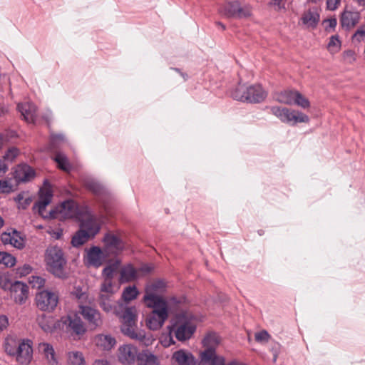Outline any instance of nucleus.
Instances as JSON below:
<instances>
[{"label":"nucleus","instance_id":"f257e3e1","mask_svg":"<svg viewBox=\"0 0 365 365\" xmlns=\"http://www.w3.org/2000/svg\"><path fill=\"white\" fill-rule=\"evenodd\" d=\"M122 322V332L132 339L138 341L141 344L148 346L154 341L151 334H146L144 330L135 329L136 309L133 307L126 308L122 314L118 316Z\"/></svg>","mask_w":365,"mask_h":365},{"label":"nucleus","instance_id":"f03ea898","mask_svg":"<svg viewBox=\"0 0 365 365\" xmlns=\"http://www.w3.org/2000/svg\"><path fill=\"white\" fill-rule=\"evenodd\" d=\"M168 328L170 330V334H173L178 341H184L190 339L195 331V319L190 314H180L175 317L173 324Z\"/></svg>","mask_w":365,"mask_h":365},{"label":"nucleus","instance_id":"7ed1b4c3","mask_svg":"<svg viewBox=\"0 0 365 365\" xmlns=\"http://www.w3.org/2000/svg\"><path fill=\"white\" fill-rule=\"evenodd\" d=\"M99 230L100 227L95 217L86 212L81 220L80 230L72 238V245L74 247H79L83 245L90 237H94Z\"/></svg>","mask_w":365,"mask_h":365},{"label":"nucleus","instance_id":"20e7f679","mask_svg":"<svg viewBox=\"0 0 365 365\" xmlns=\"http://www.w3.org/2000/svg\"><path fill=\"white\" fill-rule=\"evenodd\" d=\"M47 269L56 277H66L65 265L66 260L61 248L53 246L47 248L45 255Z\"/></svg>","mask_w":365,"mask_h":365},{"label":"nucleus","instance_id":"39448f33","mask_svg":"<svg viewBox=\"0 0 365 365\" xmlns=\"http://www.w3.org/2000/svg\"><path fill=\"white\" fill-rule=\"evenodd\" d=\"M267 96V92L259 84L247 88L240 86L232 93L234 99L252 103L262 102Z\"/></svg>","mask_w":365,"mask_h":365},{"label":"nucleus","instance_id":"423d86ee","mask_svg":"<svg viewBox=\"0 0 365 365\" xmlns=\"http://www.w3.org/2000/svg\"><path fill=\"white\" fill-rule=\"evenodd\" d=\"M57 327L74 339H80L86 331L83 321L76 313L61 317L57 322Z\"/></svg>","mask_w":365,"mask_h":365},{"label":"nucleus","instance_id":"0eeeda50","mask_svg":"<svg viewBox=\"0 0 365 365\" xmlns=\"http://www.w3.org/2000/svg\"><path fill=\"white\" fill-rule=\"evenodd\" d=\"M153 307H147L152 309L145 319L148 328L153 331L160 329L169 317V307L168 302L155 303Z\"/></svg>","mask_w":365,"mask_h":365},{"label":"nucleus","instance_id":"6e6552de","mask_svg":"<svg viewBox=\"0 0 365 365\" xmlns=\"http://www.w3.org/2000/svg\"><path fill=\"white\" fill-rule=\"evenodd\" d=\"M166 284L164 281L158 279L149 282L145 288V294L143 301L146 307H153L155 303L168 302L161 296L165 292Z\"/></svg>","mask_w":365,"mask_h":365},{"label":"nucleus","instance_id":"1a4fd4ad","mask_svg":"<svg viewBox=\"0 0 365 365\" xmlns=\"http://www.w3.org/2000/svg\"><path fill=\"white\" fill-rule=\"evenodd\" d=\"M271 113L282 122L296 125L298 123H308L309 118L306 114L287 108L273 106L270 108Z\"/></svg>","mask_w":365,"mask_h":365},{"label":"nucleus","instance_id":"9d476101","mask_svg":"<svg viewBox=\"0 0 365 365\" xmlns=\"http://www.w3.org/2000/svg\"><path fill=\"white\" fill-rule=\"evenodd\" d=\"M58 294L56 292L43 289L36 293L35 303L41 311L51 312L57 307Z\"/></svg>","mask_w":365,"mask_h":365},{"label":"nucleus","instance_id":"9b49d317","mask_svg":"<svg viewBox=\"0 0 365 365\" xmlns=\"http://www.w3.org/2000/svg\"><path fill=\"white\" fill-rule=\"evenodd\" d=\"M227 18H246L251 16L252 9L248 5L242 6L238 1L225 2L219 9Z\"/></svg>","mask_w":365,"mask_h":365},{"label":"nucleus","instance_id":"f8f14e48","mask_svg":"<svg viewBox=\"0 0 365 365\" xmlns=\"http://www.w3.org/2000/svg\"><path fill=\"white\" fill-rule=\"evenodd\" d=\"M103 242L105 244L103 250L108 257L118 255L125 248L124 241L117 235L106 234L103 238Z\"/></svg>","mask_w":365,"mask_h":365},{"label":"nucleus","instance_id":"ddd939ff","mask_svg":"<svg viewBox=\"0 0 365 365\" xmlns=\"http://www.w3.org/2000/svg\"><path fill=\"white\" fill-rule=\"evenodd\" d=\"M78 309L79 314L88 322L91 329H95L102 325V316L98 309L88 305H83L81 303L79 304Z\"/></svg>","mask_w":365,"mask_h":365},{"label":"nucleus","instance_id":"4468645a","mask_svg":"<svg viewBox=\"0 0 365 365\" xmlns=\"http://www.w3.org/2000/svg\"><path fill=\"white\" fill-rule=\"evenodd\" d=\"M138 349L136 346L126 344L120 346L118 349L117 357L119 362L124 365H132L138 361Z\"/></svg>","mask_w":365,"mask_h":365},{"label":"nucleus","instance_id":"2eb2a0df","mask_svg":"<svg viewBox=\"0 0 365 365\" xmlns=\"http://www.w3.org/2000/svg\"><path fill=\"white\" fill-rule=\"evenodd\" d=\"M86 255L84 257V263L88 267H94L98 268L101 267L108 255L97 246H93L90 249L86 250Z\"/></svg>","mask_w":365,"mask_h":365},{"label":"nucleus","instance_id":"dca6fc26","mask_svg":"<svg viewBox=\"0 0 365 365\" xmlns=\"http://www.w3.org/2000/svg\"><path fill=\"white\" fill-rule=\"evenodd\" d=\"M16 356V361L22 364H29L33 358V349L32 342L30 340H23L19 349L16 351V354H13Z\"/></svg>","mask_w":365,"mask_h":365},{"label":"nucleus","instance_id":"f3484780","mask_svg":"<svg viewBox=\"0 0 365 365\" xmlns=\"http://www.w3.org/2000/svg\"><path fill=\"white\" fill-rule=\"evenodd\" d=\"M97 302L99 307L106 313L112 312L116 316L119 315L118 306L122 307L121 303H118L115 300L114 296L109 294H99Z\"/></svg>","mask_w":365,"mask_h":365},{"label":"nucleus","instance_id":"a211bd4d","mask_svg":"<svg viewBox=\"0 0 365 365\" xmlns=\"http://www.w3.org/2000/svg\"><path fill=\"white\" fill-rule=\"evenodd\" d=\"M38 353L48 365H58V357L53 346L48 343L41 342L38 345Z\"/></svg>","mask_w":365,"mask_h":365},{"label":"nucleus","instance_id":"6ab92c4d","mask_svg":"<svg viewBox=\"0 0 365 365\" xmlns=\"http://www.w3.org/2000/svg\"><path fill=\"white\" fill-rule=\"evenodd\" d=\"M319 9L314 6L306 10L300 19V22L307 29H315L320 20Z\"/></svg>","mask_w":365,"mask_h":365},{"label":"nucleus","instance_id":"aec40b11","mask_svg":"<svg viewBox=\"0 0 365 365\" xmlns=\"http://www.w3.org/2000/svg\"><path fill=\"white\" fill-rule=\"evenodd\" d=\"M11 299L19 304H23L26 302L29 297V287L21 282L15 281L12 289L10 291Z\"/></svg>","mask_w":365,"mask_h":365},{"label":"nucleus","instance_id":"412c9836","mask_svg":"<svg viewBox=\"0 0 365 365\" xmlns=\"http://www.w3.org/2000/svg\"><path fill=\"white\" fill-rule=\"evenodd\" d=\"M53 197L52 190L51 187L45 186L39 191V199L36 202L34 208H37L38 212L43 217L47 216L44 214L46 206L51 202Z\"/></svg>","mask_w":365,"mask_h":365},{"label":"nucleus","instance_id":"4be33fe9","mask_svg":"<svg viewBox=\"0 0 365 365\" xmlns=\"http://www.w3.org/2000/svg\"><path fill=\"white\" fill-rule=\"evenodd\" d=\"M1 240L4 245H11L18 249H21L24 246V240L16 230H13L11 232H3Z\"/></svg>","mask_w":365,"mask_h":365},{"label":"nucleus","instance_id":"5701e85b","mask_svg":"<svg viewBox=\"0 0 365 365\" xmlns=\"http://www.w3.org/2000/svg\"><path fill=\"white\" fill-rule=\"evenodd\" d=\"M17 110L26 122H34L36 117V108L35 105L29 102L19 103Z\"/></svg>","mask_w":365,"mask_h":365},{"label":"nucleus","instance_id":"b1692460","mask_svg":"<svg viewBox=\"0 0 365 365\" xmlns=\"http://www.w3.org/2000/svg\"><path fill=\"white\" fill-rule=\"evenodd\" d=\"M225 359L217 355L212 351H202L200 353V365H225Z\"/></svg>","mask_w":365,"mask_h":365},{"label":"nucleus","instance_id":"393cba45","mask_svg":"<svg viewBox=\"0 0 365 365\" xmlns=\"http://www.w3.org/2000/svg\"><path fill=\"white\" fill-rule=\"evenodd\" d=\"M34 170L26 164L19 165L14 170V178L18 182H26L34 178Z\"/></svg>","mask_w":365,"mask_h":365},{"label":"nucleus","instance_id":"a878e982","mask_svg":"<svg viewBox=\"0 0 365 365\" xmlns=\"http://www.w3.org/2000/svg\"><path fill=\"white\" fill-rule=\"evenodd\" d=\"M360 19V14L357 11H344L341 16L340 22L342 27L349 29L354 27Z\"/></svg>","mask_w":365,"mask_h":365},{"label":"nucleus","instance_id":"bb28decb","mask_svg":"<svg viewBox=\"0 0 365 365\" xmlns=\"http://www.w3.org/2000/svg\"><path fill=\"white\" fill-rule=\"evenodd\" d=\"M137 365H160V360L151 351L145 349L139 352Z\"/></svg>","mask_w":365,"mask_h":365},{"label":"nucleus","instance_id":"cd10ccee","mask_svg":"<svg viewBox=\"0 0 365 365\" xmlns=\"http://www.w3.org/2000/svg\"><path fill=\"white\" fill-rule=\"evenodd\" d=\"M58 212L62 217L72 218L78 217V207L73 200L63 202L58 208Z\"/></svg>","mask_w":365,"mask_h":365},{"label":"nucleus","instance_id":"c85d7f7f","mask_svg":"<svg viewBox=\"0 0 365 365\" xmlns=\"http://www.w3.org/2000/svg\"><path fill=\"white\" fill-rule=\"evenodd\" d=\"M172 359L178 365H195V364L192 354L183 349L175 351L173 354Z\"/></svg>","mask_w":365,"mask_h":365},{"label":"nucleus","instance_id":"c756f323","mask_svg":"<svg viewBox=\"0 0 365 365\" xmlns=\"http://www.w3.org/2000/svg\"><path fill=\"white\" fill-rule=\"evenodd\" d=\"M94 342L98 347L103 350H110L115 346L116 341L110 334H98L95 337Z\"/></svg>","mask_w":365,"mask_h":365},{"label":"nucleus","instance_id":"7c9ffc66","mask_svg":"<svg viewBox=\"0 0 365 365\" xmlns=\"http://www.w3.org/2000/svg\"><path fill=\"white\" fill-rule=\"evenodd\" d=\"M36 322L41 329L47 333H51L55 328L56 322L52 317L44 314H40L36 318Z\"/></svg>","mask_w":365,"mask_h":365},{"label":"nucleus","instance_id":"2f4dec72","mask_svg":"<svg viewBox=\"0 0 365 365\" xmlns=\"http://www.w3.org/2000/svg\"><path fill=\"white\" fill-rule=\"evenodd\" d=\"M202 343L205 347L203 351H210L216 353L215 349L220 343V338L216 333H209L204 338Z\"/></svg>","mask_w":365,"mask_h":365},{"label":"nucleus","instance_id":"473e14b6","mask_svg":"<svg viewBox=\"0 0 365 365\" xmlns=\"http://www.w3.org/2000/svg\"><path fill=\"white\" fill-rule=\"evenodd\" d=\"M22 341L23 340L18 339L16 336H8L5 339L4 344V349L6 354L10 356H13V354H16L19 346H20Z\"/></svg>","mask_w":365,"mask_h":365},{"label":"nucleus","instance_id":"72a5a7b5","mask_svg":"<svg viewBox=\"0 0 365 365\" xmlns=\"http://www.w3.org/2000/svg\"><path fill=\"white\" fill-rule=\"evenodd\" d=\"M138 278V271L131 264H127L120 271V282H130Z\"/></svg>","mask_w":365,"mask_h":365},{"label":"nucleus","instance_id":"f704fd0d","mask_svg":"<svg viewBox=\"0 0 365 365\" xmlns=\"http://www.w3.org/2000/svg\"><path fill=\"white\" fill-rule=\"evenodd\" d=\"M297 91H284L275 94V99L281 103L287 105L294 104V97Z\"/></svg>","mask_w":365,"mask_h":365},{"label":"nucleus","instance_id":"c9c22d12","mask_svg":"<svg viewBox=\"0 0 365 365\" xmlns=\"http://www.w3.org/2000/svg\"><path fill=\"white\" fill-rule=\"evenodd\" d=\"M120 264V260L115 259L107 265L102 271V277L105 279L113 280Z\"/></svg>","mask_w":365,"mask_h":365},{"label":"nucleus","instance_id":"e433bc0d","mask_svg":"<svg viewBox=\"0 0 365 365\" xmlns=\"http://www.w3.org/2000/svg\"><path fill=\"white\" fill-rule=\"evenodd\" d=\"M67 361L68 365H86L83 354L78 351H71L67 354Z\"/></svg>","mask_w":365,"mask_h":365},{"label":"nucleus","instance_id":"4c0bfd02","mask_svg":"<svg viewBox=\"0 0 365 365\" xmlns=\"http://www.w3.org/2000/svg\"><path fill=\"white\" fill-rule=\"evenodd\" d=\"M14 282L12 279V274L9 272H0V287L4 290L12 289Z\"/></svg>","mask_w":365,"mask_h":365},{"label":"nucleus","instance_id":"58836bf2","mask_svg":"<svg viewBox=\"0 0 365 365\" xmlns=\"http://www.w3.org/2000/svg\"><path fill=\"white\" fill-rule=\"evenodd\" d=\"M54 160L56 162L58 167L61 170L66 172H69L71 170V165L64 154L58 153L54 157Z\"/></svg>","mask_w":365,"mask_h":365},{"label":"nucleus","instance_id":"ea45409f","mask_svg":"<svg viewBox=\"0 0 365 365\" xmlns=\"http://www.w3.org/2000/svg\"><path fill=\"white\" fill-rule=\"evenodd\" d=\"M138 295V291L135 286H129L125 288L122 294V299L125 302H130L135 299Z\"/></svg>","mask_w":365,"mask_h":365},{"label":"nucleus","instance_id":"a19ab883","mask_svg":"<svg viewBox=\"0 0 365 365\" xmlns=\"http://www.w3.org/2000/svg\"><path fill=\"white\" fill-rule=\"evenodd\" d=\"M86 187L96 195H100L105 192V188L98 182L91 180L86 182Z\"/></svg>","mask_w":365,"mask_h":365},{"label":"nucleus","instance_id":"79ce46f5","mask_svg":"<svg viewBox=\"0 0 365 365\" xmlns=\"http://www.w3.org/2000/svg\"><path fill=\"white\" fill-rule=\"evenodd\" d=\"M114 293L115 287L113 283V280L103 279V281L101 284L99 294H109L110 295H114Z\"/></svg>","mask_w":365,"mask_h":365},{"label":"nucleus","instance_id":"37998d69","mask_svg":"<svg viewBox=\"0 0 365 365\" xmlns=\"http://www.w3.org/2000/svg\"><path fill=\"white\" fill-rule=\"evenodd\" d=\"M0 264L5 265L7 267H11L16 264V258L5 252H0Z\"/></svg>","mask_w":365,"mask_h":365},{"label":"nucleus","instance_id":"c03bdc74","mask_svg":"<svg viewBox=\"0 0 365 365\" xmlns=\"http://www.w3.org/2000/svg\"><path fill=\"white\" fill-rule=\"evenodd\" d=\"M341 47V41L339 39L338 36H331L330 37L327 48L331 53L338 52Z\"/></svg>","mask_w":365,"mask_h":365},{"label":"nucleus","instance_id":"a18cd8bd","mask_svg":"<svg viewBox=\"0 0 365 365\" xmlns=\"http://www.w3.org/2000/svg\"><path fill=\"white\" fill-rule=\"evenodd\" d=\"M294 103L303 108H307L310 106L309 100L297 91H296Z\"/></svg>","mask_w":365,"mask_h":365},{"label":"nucleus","instance_id":"49530a36","mask_svg":"<svg viewBox=\"0 0 365 365\" xmlns=\"http://www.w3.org/2000/svg\"><path fill=\"white\" fill-rule=\"evenodd\" d=\"M29 282L34 288L36 289H41L43 287L46 282L45 279L43 277L34 275L29 277Z\"/></svg>","mask_w":365,"mask_h":365},{"label":"nucleus","instance_id":"de8ad7c7","mask_svg":"<svg viewBox=\"0 0 365 365\" xmlns=\"http://www.w3.org/2000/svg\"><path fill=\"white\" fill-rule=\"evenodd\" d=\"M270 337L271 336L269 334L266 330H262L255 334V341L261 344H265L268 342Z\"/></svg>","mask_w":365,"mask_h":365},{"label":"nucleus","instance_id":"09e8293b","mask_svg":"<svg viewBox=\"0 0 365 365\" xmlns=\"http://www.w3.org/2000/svg\"><path fill=\"white\" fill-rule=\"evenodd\" d=\"M19 154V150L18 148L15 147L10 148L5 155H4V159L5 160L8 161H13Z\"/></svg>","mask_w":365,"mask_h":365},{"label":"nucleus","instance_id":"8fccbe9b","mask_svg":"<svg viewBox=\"0 0 365 365\" xmlns=\"http://www.w3.org/2000/svg\"><path fill=\"white\" fill-rule=\"evenodd\" d=\"M172 334H170V330H169V333L168 334L161 336L160 343L164 347H168L175 344Z\"/></svg>","mask_w":365,"mask_h":365},{"label":"nucleus","instance_id":"3c124183","mask_svg":"<svg viewBox=\"0 0 365 365\" xmlns=\"http://www.w3.org/2000/svg\"><path fill=\"white\" fill-rule=\"evenodd\" d=\"M12 191V185L6 180H0V192L9 193Z\"/></svg>","mask_w":365,"mask_h":365},{"label":"nucleus","instance_id":"603ef678","mask_svg":"<svg viewBox=\"0 0 365 365\" xmlns=\"http://www.w3.org/2000/svg\"><path fill=\"white\" fill-rule=\"evenodd\" d=\"M31 270V267L29 264H25L22 267L17 268L16 273L20 277H21L29 274Z\"/></svg>","mask_w":365,"mask_h":365},{"label":"nucleus","instance_id":"864d4df0","mask_svg":"<svg viewBox=\"0 0 365 365\" xmlns=\"http://www.w3.org/2000/svg\"><path fill=\"white\" fill-rule=\"evenodd\" d=\"M341 0H326L327 9L330 11H334L341 4Z\"/></svg>","mask_w":365,"mask_h":365},{"label":"nucleus","instance_id":"5fc2aeb1","mask_svg":"<svg viewBox=\"0 0 365 365\" xmlns=\"http://www.w3.org/2000/svg\"><path fill=\"white\" fill-rule=\"evenodd\" d=\"M353 39L358 42L365 40V27L357 30L353 36Z\"/></svg>","mask_w":365,"mask_h":365},{"label":"nucleus","instance_id":"6e6d98bb","mask_svg":"<svg viewBox=\"0 0 365 365\" xmlns=\"http://www.w3.org/2000/svg\"><path fill=\"white\" fill-rule=\"evenodd\" d=\"M9 324L8 318L5 315L0 316V331L6 329Z\"/></svg>","mask_w":365,"mask_h":365},{"label":"nucleus","instance_id":"4d7b16f0","mask_svg":"<svg viewBox=\"0 0 365 365\" xmlns=\"http://www.w3.org/2000/svg\"><path fill=\"white\" fill-rule=\"evenodd\" d=\"M324 23L327 24L326 27H329L331 29H334L336 26V19H329L324 21Z\"/></svg>","mask_w":365,"mask_h":365},{"label":"nucleus","instance_id":"13d9d810","mask_svg":"<svg viewBox=\"0 0 365 365\" xmlns=\"http://www.w3.org/2000/svg\"><path fill=\"white\" fill-rule=\"evenodd\" d=\"M8 170V166L5 163L4 160L0 159V176L4 175Z\"/></svg>","mask_w":365,"mask_h":365},{"label":"nucleus","instance_id":"bf43d9fd","mask_svg":"<svg viewBox=\"0 0 365 365\" xmlns=\"http://www.w3.org/2000/svg\"><path fill=\"white\" fill-rule=\"evenodd\" d=\"M153 266L152 264H143L140 267V271L145 273H149L153 269Z\"/></svg>","mask_w":365,"mask_h":365},{"label":"nucleus","instance_id":"052dcab7","mask_svg":"<svg viewBox=\"0 0 365 365\" xmlns=\"http://www.w3.org/2000/svg\"><path fill=\"white\" fill-rule=\"evenodd\" d=\"M8 111V107L4 103H0V118L4 116Z\"/></svg>","mask_w":365,"mask_h":365},{"label":"nucleus","instance_id":"680f3d73","mask_svg":"<svg viewBox=\"0 0 365 365\" xmlns=\"http://www.w3.org/2000/svg\"><path fill=\"white\" fill-rule=\"evenodd\" d=\"M93 365H110L107 360L98 359L96 360Z\"/></svg>","mask_w":365,"mask_h":365},{"label":"nucleus","instance_id":"e2e57ef3","mask_svg":"<svg viewBox=\"0 0 365 365\" xmlns=\"http://www.w3.org/2000/svg\"><path fill=\"white\" fill-rule=\"evenodd\" d=\"M225 365H246L245 364L241 363L240 361H237L236 360H232L231 361H229Z\"/></svg>","mask_w":365,"mask_h":365},{"label":"nucleus","instance_id":"0e129e2a","mask_svg":"<svg viewBox=\"0 0 365 365\" xmlns=\"http://www.w3.org/2000/svg\"><path fill=\"white\" fill-rule=\"evenodd\" d=\"M359 6L365 8V0H354Z\"/></svg>","mask_w":365,"mask_h":365},{"label":"nucleus","instance_id":"69168bd1","mask_svg":"<svg viewBox=\"0 0 365 365\" xmlns=\"http://www.w3.org/2000/svg\"><path fill=\"white\" fill-rule=\"evenodd\" d=\"M4 142H5V140H4V136L1 134H0V149L2 148Z\"/></svg>","mask_w":365,"mask_h":365},{"label":"nucleus","instance_id":"338daca9","mask_svg":"<svg viewBox=\"0 0 365 365\" xmlns=\"http://www.w3.org/2000/svg\"><path fill=\"white\" fill-rule=\"evenodd\" d=\"M23 195L22 194H19L16 198V201H18L19 202H20V201L21 200H23Z\"/></svg>","mask_w":365,"mask_h":365},{"label":"nucleus","instance_id":"774afa93","mask_svg":"<svg viewBox=\"0 0 365 365\" xmlns=\"http://www.w3.org/2000/svg\"><path fill=\"white\" fill-rule=\"evenodd\" d=\"M63 139V136L62 135H56L55 137H53V140H62Z\"/></svg>","mask_w":365,"mask_h":365}]
</instances>
